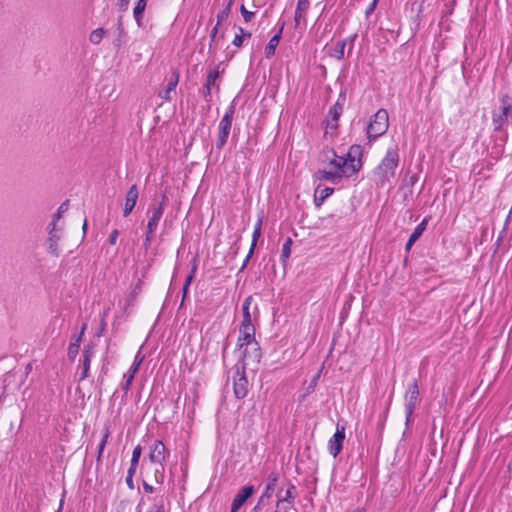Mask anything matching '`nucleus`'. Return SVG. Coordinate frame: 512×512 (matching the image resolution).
I'll use <instances>...</instances> for the list:
<instances>
[{
	"instance_id": "nucleus-13",
	"label": "nucleus",
	"mask_w": 512,
	"mask_h": 512,
	"mask_svg": "<svg viewBox=\"0 0 512 512\" xmlns=\"http://www.w3.org/2000/svg\"><path fill=\"white\" fill-rule=\"evenodd\" d=\"M255 489L252 485L244 486L234 497L230 512H238V510L246 503V501L254 494Z\"/></svg>"
},
{
	"instance_id": "nucleus-17",
	"label": "nucleus",
	"mask_w": 512,
	"mask_h": 512,
	"mask_svg": "<svg viewBox=\"0 0 512 512\" xmlns=\"http://www.w3.org/2000/svg\"><path fill=\"white\" fill-rule=\"evenodd\" d=\"M310 8L309 0H298L294 15V28H299L302 24L306 25V14Z\"/></svg>"
},
{
	"instance_id": "nucleus-7",
	"label": "nucleus",
	"mask_w": 512,
	"mask_h": 512,
	"mask_svg": "<svg viewBox=\"0 0 512 512\" xmlns=\"http://www.w3.org/2000/svg\"><path fill=\"white\" fill-rule=\"evenodd\" d=\"M240 351L241 356L235 365H244L245 368H247L250 362L258 364L262 358V352L259 343L244 346Z\"/></svg>"
},
{
	"instance_id": "nucleus-18",
	"label": "nucleus",
	"mask_w": 512,
	"mask_h": 512,
	"mask_svg": "<svg viewBox=\"0 0 512 512\" xmlns=\"http://www.w3.org/2000/svg\"><path fill=\"white\" fill-rule=\"evenodd\" d=\"M404 398H405V415H406L405 424H406V426H408L412 420L413 413H414L416 406L419 402V394L405 392Z\"/></svg>"
},
{
	"instance_id": "nucleus-28",
	"label": "nucleus",
	"mask_w": 512,
	"mask_h": 512,
	"mask_svg": "<svg viewBox=\"0 0 512 512\" xmlns=\"http://www.w3.org/2000/svg\"><path fill=\"white\" fill-rule=\"evenodd\" d=\"M146 2L147 0H138L133 10L135 21L139 27L142 26V14L146 8Z\"/></svg>"
},
{
	"instance_id": "nucleus-41",
	"label": "nucleus",
	"mask_w": 512,
	"mask_h": 512,
	"mask_svg": "<svg viewBox=\"0 0 512 512\" xmlns=\"http://www.w3.org/2000/svg\"><path fill=\"white\" fill-rule=\"evenodd\" d=\"M139 353L135 357V361L133 365L130 367L129 371L126 373L127 375H131L132 379H134L135 374L137 373L139 366L141 365L144 357L138 359Z\"/></svg>"
},
{
	"instance_id": "nucleus-19",
	"label": "nucleus",
	"mask_w": 512,
	"mask_h": 512,
	"mask_svg": "<svg viewBox=\"0 0 512 512\" xmlns=\"http://www.w3.org/2000/svg\"><path fill=\"white\" fill-rule=\"evenodd\" d=\"M345 172L347 170H340V171H326V170H319L316 173V176L319 180H325L329 181L333 184H338L343 176L345 175Z\"/></svg>"
},
{
	"instance_id": "nucleus-33",
	"label": "nucleus",
	"mask_w": 512,
	"mask_h": 512,
	"mask_svg": "<svg viewBox=\"0 0 512 512\" xmlns=\"http://www.w3.org/2000/svg\"><path fill=\"white\" fill-rule=\"evenodd\" d=\"M105 33L106 30L104 28H97L90 33L89 41L94 45H98L102 41Z\"/></svg>"
},
{
	"instance_id": "nucleus-4",
	"label": "nucleus",
	"mask_w": 512,
	"mask_h": 512,
	"mask_svg": "<svg viewBox=\"0 0 512 512\" xmlns=\"http://www.w3.org/2000/svg\"><path fill=\"white\" fill-rule=\"evenodd\" d=\"M235 114V102L233 101L230 106L227 108L225 114L223 115L220 123H219V132L218 137L216 139V148L222 149L229 137L230 130L232 127V121Z\"/></svg>"
},
{
	"instance_id": "nucleus-56",
	"label": "nucleus",
	"mask_w": 512,
	"mask_h": 512,
	"mask_svg": "<svg viewBox=\"0 0 512 512\" xmlns=\"http://www.w3.org/2000/svg\"><path fill=\"white\" fill-rule=\"evenodd\" d=\"M142 485H143V489L146 493H153L154 492V487L152 485H150L147 481L143 480L142 482Z\"/></svg>"
},
{
	"instance_id": "nucleus-57",
	"label": "nucleus",
	"mask_w": 512,
	"mask_h": 512,
	"mask_svg": "<svg viewBox=\"0 0 512 512\" xmlns=\"http://www.w3.org/2000/svg\"><path fill=\"white\" fill-rule=\"evenodd\" d=\"M320 373H321V370L312 378V380L310 381V384L308 386V389H313L316 386L317 381L320 377Z\"/></svg>"
},
{
	"instance_id": "nucleus-46",
	"label": "nucleus",
	"mask_w": 512,
	"mask_h": 512,
	"mask_svg": "<svg viewBox=\"0 0 512 512\" xmlns=\"http://www.w3.org/2000/svg\"><path fill=\"white\" fill-rule=\"evenodd\" d=\"M266 500H268L267 497H264V495L262 494L251 512H260L262 507L266 504Z\"/></svg>"
},
{
	"instance_id": "nucleus-64",
	"label": "nucleus",
	"mask_w": 512,
	"mask_h": 512,
	"mask_svg": "<svg viewBox=\"0 0 512 512\" xmlns=\"http://www.w3.org/2000/svg\"><path fill=\"white\" fill-rule=\"evenodd\" d=\"M416 241L412 240L411 238L408 239L406 245H405V250L407 252H409L412 248V246L415 244Z\"/></svg>"
},
{
	"instance_id": "nucleus-10",
	"label": "nucleus",
	"mask_w": 512,
	"mask_h": 512,
	"mask_svg": "<svg viewBox=\"0 0 512 512\" xmlns=\"http://www.w3.org/2000/svg\"><path fill=\"white\" fill-rule=\"evenodd\" d=\"M61 233H62V230L61 229H57L56 226H55V223H50L49 226H48V246H47V250L48 252L55 256V257H58L60 255V250H59V246H58V243L61 239Z\"/></svg>"
},
{
	"instance_id": "nucleus-11",
	"label": "nucleus",
	"mask_w": 512,
	"mask_h": 512,
	"mask_svg": "<svg viewBox=\"0 0 512 512\" xmlns=\"http://www.w3.org/2000/svg\"><path fill=\"white\" fill-rule=\"evenodd\" d=\"M239 333L240 335L237 341V347L239 350H242L244 346L254 345V343H258L255 339L254 325L240 326Z\"/></svg>"
},
{
	"instance_id": "nucleus-38",
	"label": "nucleus",
	"mask_w": 512,
	"mask_h": 512,
	"mask_svg": "<svg viewBox=\"0 0 512 512\" xmlns=\"http://www.w3.org/2000/svg\"><path fill=\"white\" fill-rule=\"evenodd\" d=\"M68 204H69V200H66V201H64V202L59 206V208L57 209V212L53 215V219H52V222H51V223H55V225L57 224V221L61 218L62 213H64L65 211H67V209H68Z\"/></svg>"
},
{
	"instance_id": "nucleus-62",
	"label": "nucleus",
	"mask_w": 512,
	"mask_h": 512,
	"mask_svg": "<svg viewBox=\"0 0 512 512\" xmlns=\"http://www.w3.org/2000/svg\"><path fill=\"white\" fill-rule=\"evenodd\" d=\"M239 32L241 33L240 36H243V39L245 38H251L252 34L246 30H244L242 27H238Z\"/></svg>"
},
{
	"instance_id": "nucleus-37",
	"label": "nucleus",
	"mask_w": 512,
	"mask_h": 512,
	"mask_svg": "<svg viewBox=\"0 0 512 512\" xmlns=\"http://www.w3.org/2000/svg\"><path fill=\"white\" fill-rule=\"evenodd\" d=\"M346 46V40L338 41L335 45V53L334 57L338 60H341L344 58V49Z\"/></svg>"
},
{
	"instance_id": "nucleus-59",
	"label": "nucleus",
	"mask_w": 512,
	"mask_h": 512,
	"mask_svg": "<svg viewBox=\"0 0 512 512\" xmlns=\"http://www.w3.org/2000/svg\"><path fill=\"white\" fill-rule=\"evenodd\" d=\"M280 510H282L283 512H297V510L293 507V509H290V505L289 504H282L281 507L279 508Z\"/></svg>"
},
{
	"instance_id": "nucleus-8",
	"label": "nucleus",
	"mask_w": 512,
	"mask_h": 512,
	"mask_svg": "<svg viewBox=\"0 0 512 512\" xmlns=\"http://www.w3.org/2000/svg\"><path fill=\"white\" fill-rule=\"evenodd\" d=\"M286 485H287V489L285 490V492H283V488H281L276 493V497H277L276 508H280L282 504L286 503V504L290 505V509H293V505L298 496L297 488L289 480L286 482Z\"/></svg>"
},
{
	"instance_id": "nucleus-60",
	"label": "nucleus",
	"mask_w": 512,
	"mask_h": 512,
	"mask_svg": "<svg viewBox=\"0 0 512 512\" xmlns=\"http://www.w3.org/2000/svg\"><path fill=\"white\" fill-rule=\"evenodd\" d=\"M135 207L133 206H127V205H124V209H123V216L124 217H127L131 214V212L133 211Z\"/></svg>"
},
{
	"instance_id": "nucleus-52",
	"label": "nucleus",
	"mask_w": 512,
	"mask_h": 512,
	"mask_svg": "<svg viewBox=\"0 0 512 512\" xmlns=\"http://www.w3.org/2000/svg\"><path fill=\"white\" fill-rule=\"evenodd\" d=\"M153 234L154 232H149V228H147L144 241L145 247H148L151 244L153 240Z\"/></svg>"
},
{
	"instance_id": "nucleus-54",
	"label": "nucleus",
	"mask_w": 512,
	"mask_h": 512,
	"mask_svg": "<svg viewBox=\"0 0 512 512\" xmlns=\"http://www.w3.org/2000/svg\"><path fill=\"white\" fill-rule=\"evenodd\" d=\"M243 36H240L239 34H236L233 41H232V44L236 47H241L242 44H243Z\"/></svg>"
},
{
	"instance_id": "nucleus-44",
	"label": "nucleus",
	"mask_w": 512,
	"mask_h": 512,
	"mask_svg": "<svg viewBox=\"0 0 512 512\" xmlns=\"http://www.w3.org/2000/svg\"><path fill=\"white\" fill-rule=\"evenodd\" d=\"M141 453H142V448L140 445H137L134 449H133V452H132V458H131V462L130 463H133V464H138L139 463V459L141 457Z\"/></svg>"
},
{
	"instance_id": "nucleus-50",
	"label": "nucleus",
	"mask_w": 512,
	"mask_h": 512,
	"mask_svg": "<svg viewBox=\"0 0 512 512\" xmlns=\"http://www.w3.org/2000/svg\"><path fill=\"white\" fill-rule=\"evenodd\" d=\"M118 236H119V231L117 229H114L110 235H109V238H108V242L109 244L111 245H115L116 242H117V239H118Z\"/></svg>"
},
{
	"instance_id": "nucleus-36",
	"label": "nucleus",
	"mask_w": 512,
	"mask_h": 512,
	"mask_svg": "<svg viewBox=\"0 0 512 512\" xmlns=\"http://www.w3.org/2000/svg\"><path fill=\"white\" fill-rule=\"evenodd\" d=\"M362 154H363V148L361 145H357V144L352 145L347 152V156L352 157L354 159H361Z\"/></svg>"
},
{
	"instance_id": "nucleus-40",
	"label": "nucleus",
	"mask_w": 512,
	"mask_h": 512,
	"mask_svg": "<svg viewBox=\"0 0 512 512\" xmlns=\"http://www.w3.org/2000/svg\"><path fill=\"white\" fill-rule=\"evenodd\" d=\"M80 346L76 343H70L67 351L68 358L74 361L79 353Z\"/></svg>"
},
{
	"instance_id": "nucleus-15",
	"label": "nucleus",
	"mask_w": 512,
	"mask_h": 512,
	"mask_svg": "<svg viewBox=\"0 0 512 512\" xmlns=\"http://www.w3.org/2000/svg\"><path fill=\"white\" fill-rule=\"evenodd\" d=\"M167 200V196L165 194L162 195L161 202L152 209V215L148 220L147 228H149V232H155L159 221L161 220L164 214V206Z\"/></svg>"
},
{
	"instance_id": "nucleus-1",
	"label": "nucleus",
	"mask_w": 512,
	"mask_h": 512,
	"mask_svg": "<svg viewBox=\"0 0 512 512\" xmlns=\"http://www.w3.org/2000/svg\"><path fill=\"white\" fill-rule=\"evenodd\" d=\"M398 163V151L396 149H389L381 163L374 170L375 176L382 185L389 182L395 176Z\"/></svg>"
},
{
	"instance_id": "nucleus-63",
	"label": "nucleus",
	"mask_w": 512,
	"mask_h": 512,
	"mask_svg": "<svg viewBox=\"0 0 512 512\" xmlns=\"http://www.w3.org/2000/svg\"><path fill=\"white\" fill-rule=\"evenodd\" d=\"M126 484L127 486L129 487V489H134V481H133V476H128L126 477Z\"/></svg>"
},
{
	"instance_id": "nucleus-6",
	"label": "nucleus",
	"mask_w": 512,
	"mask_h": 512,
	"mask_svg": "<svg viewBox=\"0 0 512 512\" xmlns=\"http://www.w3.org/2000/svg\"><path fill=\"white\" fill-rule=\"evenodd\" d=\"M234 394L237 399H243L248 393V379L246 377V368L244 365H235Z\"/></svg>"
},
{
	"instance_id": "nucleus-30",
	"label": "nucleus",
	"mask_w": 512,
	"mask_h": 512,
	"mask_svg": "<svg viewBox=\"0 0 512 512\" xmlns=\"http://www.w3.org/2000/svg\"><path fill=\"white\" fill-rule=\"evenodd\" d=\"M428 221H429V217L424 218L416 226V228L414 229L413 233L410 235L409 238H411L414 241H417L420 238V236L423 234V232L425 231V229L427 227V224H428Z\"/></svg>"
},
{
	"instance_id": "nucleus-16",
	"label": "nucleus",
	"mask_w": 512,
	"mask_h": 512,
	"mask_svg": "<svg viewBox=\"0 0 512 512\" xmlns=\"http://www.w3.org/2000/svg\"><path fill=\"white\" fill-rule=\"evenodd\" d=\"M166 447L161 440H156L150 446L149 460L152 464H163L165 460Z\"/></svg>"
},
{
	"instance_id": "nucleus-39",
	"label": "nucleus",
	"mask_w": 512,
	"mask_h": 512,
	"mask_svg": "<svg viewBox=\"0 0 512 512\" xmlns=\"http://www.w3.org/2000/svg\"><path fill=\"white\" fill-rule=\"evenodd\" d=\"M315 192L326 200L333 194L334 189L331 187H322L321 185H318L315 189Z\"/></svg>"
},
{
	"instance_id": "nucleus-25",
	"label": "nucleus",
	"mask_w": 512,
	"mask_h": 512,
	"mask_svg": "<svg viewBox=\"0 0 512 512\" xmlns=\"http://www.w3.org/2000/svg\"><path fill=\"white\" fill-rule=\"evenodd\" d=\"M253 301L252 296H248L242 305V314H243V320L240 326H248V325H254L252 322V315L250 313V305Z\"/></svg>"
},
{
	"instance_id": "nucleus-21",
	"label": "nucleus",
	"mask_w": 512,
	"mask_h": 512,
	"mask_svg": "<svg viewBox=\"0 0 512 512\" xmlns=\"http://www.w3.org/2000/svg\"><path fill=\"white\" fill-rule=\"evenodd\" d=\"M342 160L346 162L345 170H347V172H345L344 175L346 177L353 176L354 174L359 172L363 165L361 159H354L352 157H348L347 154L345 156H342Z\"/></svg>"
},
{
	"instance_id": "nucleus-24",
	"label": "nucleus",
	"mask_w": 512,
	"mask_h": 512,
	"mask_svg": "<svg viewBox=\"0 0 512 512\" xmlns=\"http://www.w3.org/2000/svg\"><path fill=\"white\" fill-rule=\"evenodd\" d=\"M261 227H262V219H258L255 227H254V231H253V235H252V243H251V247H250V250H249V253L248 255L246 256L244 262H243V265L241 267V271L246 267L249 259L251 258L253 252H254V249H255V246L257 244V241L261 235Z\"/></svg>"
},
{
	"instance_id": "nucleus-23",
	"label": "nucleus",
	"mask_w": 512,
	"mask_h": 512,
	"mask_svg": "<svg viewBox=\"0 0 512 512\" xmlns=\"http://www.w3.org/2000/svg\"><path fill=\"white\" fill-rule=\"evenodd\" d=\"M279 481V473L276 471L271 472L266 478V485L264 492L262 493L264 497L270 499L275 491L276 485Z\"/></svg>"
},
{
	"instance_id": "nucleus-9",
	"label": "nucleus",
	"mask_w": 512,
	"mask_h": 512,
	"mask_svg": "<svg viewBox=\"0 0 512 512\" xmlns=\"http://www.w3.org/2000/svg\"><path fill=\"white\" fill-rule=\"evenodd\" d=\"M345 440V426L340 425L339 423L336 426V431L332 438L328 442V449L333 457H337L343 447V442Z\"/></svg>"
},
{
	"instance_id": "nucleus-47",
	"label": "nucleus",
	"mask_w": 512,
	"mask_h": 512,
	"mask_svg": "<svg viewBox=\"0 0 512 512\" xmlns=\"http://www.w3.org/2000/svg\"><path fill=\"white\" fill-rule=\"evenodd\" d=\"M406 393H413V394H419V386L417 379H414L409 385L406 390Z\"/></svg>"
},
{
	"instance_id": "nucleus-58",
	"label": "nucleus",
	"mask_w": 512,
	"mask_h": 512,
	"mask_svg": "<svg viewBox=\"0 0 512 512\" xmlns=\"http://www.w3.org/2000/svg\"><path fill=\"white\" fill-rule=\"evenodd\" d=\"M129 2H130V0H119V3H118L119 9L121 11L127 10L128 6H129Z\"/></svg>"
},
{
	"instance_id": "nucleus-20",
	"label": "nucleus",
	"mask_w": 512,
	"mask_h": 512,
	"mask_svg": "<svg viewBox=\"0 0 512 512\" xmlns=\"http://www.w3.org/2000/svg\"><path fill=\"white\" fill-rule=\"evenodd\" d=\"M279 24L280 27L278 32L269 40V43L265 48V55L267 58H270L275 54L276 47L279 44L286 23L285 21H282Z\"/></svg>"
},
{
	"instance_id": "nucleus-51",
	"label": "nucleus",
	"mask_w": 512,
	"mask_h": 512,
	"mask_svg": "<svg viewBox=\"0 0 512 512\" xmlns=\"http://www.w3.org/2000/svg\"><path fill=\"white\" fill-rule=\"evenodd\" d=\"M325 202V199L318 195V193L314 192V204L317 208L321 207L323 203Z\"/></svg>"
},
{
	"instance_id": "nucleus-48",
	"label": "nucleus",
	"mask_w": 512,
	"mask_h": 512,
	"mask_svg": "<svg viewBox=\"0 0 512 512\" xmlns=\"http://www.w3.org/2000/svg\"><path fill=\"white\" fill-rule=\"evenodd\" d=\"M378 1L379 0H373L369 5L368 7L366 8V11H365V16L368 18L376 9V6L378 4Z\"/></svg>"
},
{
	"instance_id": "nucleus-29",
	"label": "nucleus",
	"mask_w": 512,
	"mask_h": 512,
	"mask_svg": "<svg viewBox=\"0 0 512 512\" xmlns=\"http://www.w3.org/2000/svg\"><path fill=\"white\" fill-rule=\"evenodd\" d=\"M154 465V469H153V480L158 483V484H162L164 482V479H165V468H164V464H153Z\"/></svg>"
},
{
	"instance_id": "nucleus-61",
	"label": "nucleus",
	"mask_w": 512,
	"mask_h": 512,
	"mask_svg": "<svg viewBox=\"0 0 512 512\" xmlns=\"http://www.w3.org/2000/svg\"><path fill=\"white\" fill-rule=\"evenodd\" d=\"M137 466L138 464H133V463H130V467L128 469V473L127 475L128 476H134L135 472H136V469H137Z\"/></svg>"
},
{
	"instance_id": "nucleus-27",
	"label": "nucleus",
	"mask_w": 512,
	"mask_h": 512,
	"mask_svg": "<svg viewBox=\"0 0 512 512\" xmlns=\"http://www.w3.org/2000/svg\"><path fill=\"white\" fill-rule=\"evenodd\" d=\"M219 27L220 25H215L212 30L210 31V42H209V49H208V53L211 55V56H214L215 53H216V50H217V34L219 32Z\"/></svg>"
},
{
	"instance_id": "nucleus-26",
	"label": "nucleus",
	"mask_w": 512,
	"mask_h": 512,
	"mask_svg": "<svg viewBox=\"0 0 512 512\" xmlns=\"http://www.w3.org/2000/svg\"><path fill=\"white\" fill-rule=\"evenodd\" d=\"M138 197H139L138 187L136 184H134L129 188V190L126 193L125 205L135 207Z\"/></svg>"
},
{
	"instance_id": "nucleus-53",
	"label": "nucleus",
	"mask_w": 512,
	"mask_h": 512,
	"mask_svg": "<svg viewBox=\"0 0 512 512\" xmlns=\"http://www.w3.org/2000/svg\"><path fill=\"white\" fill-rule=\"evenodd\" d=\"M117 30H118L119 37H122L125 34L123 22H122V16H120L117 20Z\"/></svg>"
},
{
	"instance_id": "nucleus-22",
	"label": "nucleus",
	"mask_w": 512,
	"mask_h": 512,
	"mask_svg": "<svg viewBox=\"0 0 512 512\" xmlns=\"http://www.w3.org/2000/svg\"><path fill=\"white\" fill-rule=\"evenodd\" d=\"M178 82H179V72L177 70H174L172 72V75H171L169 81H168L166 89L159 92V97L166 101H170L171 100L170 94L172 91L175 90L176 86L178 85Z\"/></svg>"
},
{
	"instance_id": "nucleus-49",
	"label": "nucleus",
	"mask_w": 512,
	"mask_h": 512,
	"mask_svg": "<svg viewBox=\"0 0 512 512\" xmlns=\"http://www.w3.org/2000/svg\"><path fill=\"white\" fill-rule=\"evenodd\" d=\"M125 383L122 385V389L127 392L130 389V386L132 384V376L124 374Z\"/></svg>"
},
{
	"instance_id": "nucleus-14",
	"label": "nucleus",
	"mask_w": 512,
	"mask_h": 512,
	"mask_svg": "<svg viewBox=\"0 0 512 512\" xmlns=\"http://www.w3.org/2000/svg\"><path fill=\"white\" fill-rule=\"evenodd\" d=\"M95 354V347L93 344H87L84 346L82 351L81 366L82 371L79 377V381H82L88 377L91 359Z\"/></svg>"
},
{
	"instance_id": "nucleus-3",
	"label": "nucleus",
	"mask_w": 512,
	"mask_h": 512,
	"mask_svg": "<svg viewBox=\"0 0 512 512\" xmlns=\"http://www.w3.org/2000/svg\"><path fill=\"white\" fill-rule=\"evenodd\" d=\"M389 127V115L386 109H379L370 120L366 132L369 140H375L386 133Z\"/></svg>"
},
{
	"instance_id": "nucleus-2",
	"label": "nucleus",
	"mask_w": 512,
	"mask_h": 512,
	"mask_svg": "<svg viewBox=\"0 0 512 512\" xmlns=\"http://www.w3.org/2000/svg\"><path fill=\"white\" fill-rule=\"evenodd\" d=\"M494 131L501 132L505 125H512V97L508 94L500 98V106L492 111Z\"/></svg>"
},
{
	"instance_id": "nucleus-12",
	"label": "nucleus",
	"mask_w": 512,
	"mask_h": 512,
	"mask_svg": "<svg viewBox=\"0 0 512 512\" xmlns=\"http://www.w3.org/2000/svg\"><path fill=\"white\" fill-rule=\"evenodd\" d=\"M219 64L216 65L212 70H210L206 77V82L203 87V98L206 102L211 101V91L213 87H216V90L219 91V85H216V80L219 78Z\"/></svg>"
},
{
	"instance_id": "nucleus-35",
	"label": "nucleus",
	"mask_w": 512,
	"mask_h": 512,
	"mask_svg": "<svg viewBox=\"0 0 512 512\" xmlns=\"http://www.w3.org/2000/svg\"><path fill=\"white\" fill-rule=\"evenodd\" d=\"M109 436H110L109 427H105L104 435H103V437L99 443V447H98L97 462H100V460H101V457H102L104 448L107 444Z\"/></svg>"
},
{
	"instance_id": "nucleus-43",
	"label": "nucleus",
	"mask_w": 512,
	"mask_h": 512,
	"mask_svg": "<svg viewBox=\"0 0 512 512\" xmlns=\"http://www.w3.org/2000/svg\"><path fill=\"white\" fill-rule=\"evenodd\" d=\"M240 12H241V15L243 16L244 21L247 23L252 21L254 15H255L254 12L248 11L244 5H241Z\"/></svg>"
},
{
	"instance_id": "nucleus-32",
	"label": "nucleus",
	"mask_w": 512,
	"mask_h": 512,
	"mask_svg": "<svg viewBox=\"0 0 512 512\" xmlns=\"http://www.w3.org/2000/svg\"><path fill=\"white\" fill-rule=\"evenodd\" d=\"M293 244V241L290 237H288L286 239V241L284 242L283 246H282V251H281V255H280V260L282 263H286V261L288 260V258L290 257V254H291V246Z\"/></svg>"
},
{
	"instance_id": "nucleus-55",
	"label": "nucleus",
	"mask_w": 512,
	"mask_h": 512,
	"mask_svg": "<svg viewBox=\"0 0 512 512\" xmlns=\"http://www.w3.org/2000/svg\"><path fill=\"white\" fill-rule=\"evenodd\" d=\"M85 327H86V325H84V326H83L82 331L80 332V334H79V335H73L72 340H71V342H70V343H76V344H79V345H80V342H81V340H82V335H83V333H84V329H85Z\"/></svg>"
},
{
	"instance_id": "nucleus-42",
	"label": "nucleus",
	"mask_w": 512,
	"mask_h": 512,
	"mask_svg": "<svg viewBox=\"0 0 512 512\" xmlns=\"http://www.w3.org/2000/svg\"><path fill=\"white\" fill-rule=\"evenodd\" d=\"M196 270H197V261H196V259H194L193 265L191 267V271L188 274V276L186 277L185 282H184V285L186 286V288H189L191 282L193 281V279L195 277Z\"/></svg>"
},
{
	"instance_id": "nucleus-5",
	"label": "nucleus",
	"mask_w": 512,
	"mask_h": 512,
	"mask_svg": "<svg viewBox=\"0 0 512 512\" xmlns=\"http://www.w3.org/2000/svg\"><path fill=\"white\" fill-rule=\"evenodd\" d=\"M346 102V89H341L336 103L329 109L325 123L326 128L336 130L338 128V120L343 113V107Z\"/></svg>"
},
{
	"instance_id": "nucleus-31",
	"label": "nucleus",
	"mask_w": 512,
	"mask_h": 512,
	"mask_svg": "<svg viewBox=\"0 0 512 512\" xmlns=\"http://www.w3.org/2000/svg\"><path fill=\"white\" fill-rule=\"evenodd\" d=\"M234 1L235 0H228V3L225 5L224 9L217 14V25H221L228 19Z\"/></svg>"
},
{
	"instance_id": "nucleus-34",
	"label": "nucleus",
	"mask_w": 512,
	"mask_h": 512,
	"mask_svg": "<svg viewBox=\"0 0 512 512\" xmlns=\"http://www.w3.org/2000/svg\"><path fill=\"white\" fill-rule=\"evenodd\" d=\"M334 158L329 160V165L335 168V171L345 170L346 162L342 160V156H337L336 152L331 150Z\"/></svg>"
},
{
	"instance_id": "nucleus-45",
	"label": "nucleus",
	"mask_w": 512,
	"mask_h": 512,
	"mask_svg": "<svg viewBox=\"0 0 512 512\" xmlns=\"http://www.w3.org/2000/svg\"><path fill=\"white\" fill-rule=\"evenodd\" d=\"M142 285H143V281L141 279H138V281L134 285V288H133V290H132V292L130 294V298L131 299H135L138 296V294L142 290Z\"/></svg>"
}]
</instances>
